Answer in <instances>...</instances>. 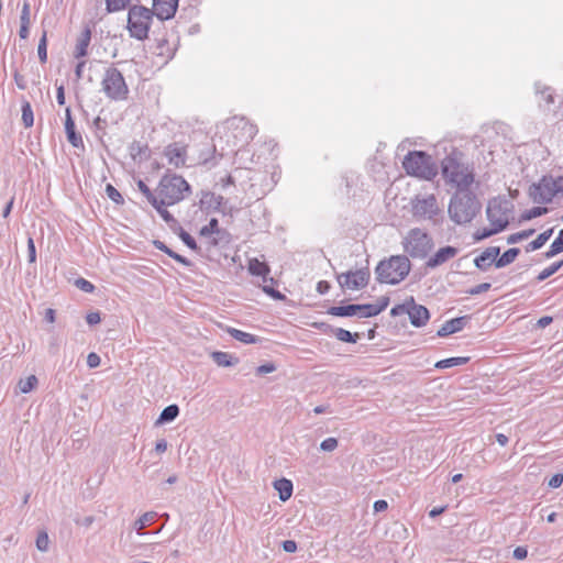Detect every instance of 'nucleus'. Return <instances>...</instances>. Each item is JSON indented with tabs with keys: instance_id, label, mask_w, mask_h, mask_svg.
<instances>
[{
	"instance_id": "obj_38",
	"label": "nucleus",
	"mask_w": 563,
	"mask_h": 563,
	"mask_svg": "<svg viewBox=\"0 0 563 563\" xmlns=\"http://www.w3.org/2000/svg\"><path fill=\"white\" fill-rule=\"evenodd\" d=\"M156 512L150 511L142 515L135 522L134 529L139 534H143L142 530L154 522Z\"/></svg>"
},
{
	"instance_id": "obj_19",
	"label": "nucleus",
	"mask_w": 563,
	"mask_h": 563,
	"mask_svg": "<svg viewBox=\"0 0 563 563\" xmlns=\"http://www.w3.org/2000/svg\"><path fill=\"white\" fill-rule=\"evenodd\" d=\"M224 202V198L222 196L216 195L211 191H202L200 197V209L210 212V211H222V205Z\"/></svg>"
},
{
	"instance_id": "obj_49",
	"label": "nucleus",
	"mask_w": 563,
	"mask_h": 563,
	"mask_svg": "<svg viewBox=\"0 0 563 563\" xmlns=\"http://www.w3.org/2000/svg\"><path fill=\"white\" fill-rule=\"evenodd\" d=\"M137 188L146 197L147 201L151 205L156 203V199L158 198V195L157 196L154 195L153 191L150 189V187L143 180L137 181Z\"/></svg>"
},
{
	"instance_id": "obj_21",
	"label": "nucleus",
	"mask_w": 563,
	"mask_h": 563,
	"mask_svg": "<svg viewBox=\"0 0 563 563\" xmlns=\"http://www.w3.org/2000/svg\"><path fill=\"white\" fill-rule=\"evenodd\" d=\"M470 319V316H462L450 319L442 324V327L438 330L437 335L440 338H445L450 334L460 332L464 329Z\"/></svg>"
},
{
	"instance_id": "obj_18",
	"label": "nucleus",
	"mask_w": 563,
	"mask_h": 563,
	"mask_svg": "<svg viewBox=\"0 0 563 563\" xmlns=\"http://www.w3.org/2000/svg\"><path fill=\"white\" fill-rule=\"evenodd\" d=\"M459 250L454 246L446 245L439 249L434 255H432L426 263L428 268H435L449 260L453 258L457 254Z\"/></svg>"
},
{
	"instance_id": "obj_60",
	"label": "nucleus",
	"mask_w": 563,
	"mask_h": 563,
	"mask_svg": "<svg viewBox=\"0 0 563 563\" xmlns=\"http://www.w3.org/2000/svg\"><path fill=\"white\" fill-rule=\"evenodd\" d=\"M27 257L30 263H34L36 261V249L32 238L27 240Z\"/></svg>"
},
{
	"instance_id": "obj_36",
	"label": "nucleus",
	"mask_w": 563,
	"mask_h": 563,
	"mask_svg": "<svg viewBox=\"0 0 563 563\" xmlns=\"http://www.w3.org/2000/svg\"><path fill=\"white\" fill-rule=\"evenodd\" d=\"M563 252V229L559 231L558 236L551 243L549 250L544 253L545 258H552Z\"/></svg>"
},
{
	"instance_id": "obj_14",
	"label": "nucleus",
	"mask_w": 563,
	"mask_h": 563,
	"mask_svg": "<svg viewBox=\"0 0 563 563\" xmlns=\"http://www.w3.org/2000/svg\"><path fill=\"white\" fill-rule=\"evenodd\" d=\"M408 317L415 328H421L430 320V311L426 306L416 303L413 297H409Z\"/></svg>"
},
{
	"instance_id": "obj_62",
	"label": "nucleus",
	"mask_w": 563,
	"mask_h": 563,
	"mask_svg": "<svg viewBox=\"0 0 563 563\" xmlns=\"http://www.w3.org/2000/svg\"><path fill=\"white\" fill-rule=\"evenodd\" d=\"M100 356L95 353V352H91L88 354L87 356V365L90 367V368H96L100 365Z\"/></svg>"
},
{
	"instance_id": "obj_42",
	"label": "nucleus",
	"mask_w": 563,
	"mask_h": 563,
	"mask_svg": "<svg viewBox=\"0 0 563 563\" xmlns=\"http://www.w3.org/2000/svg\"><path fill=\"white\" fill-rule=\"evenodd\" d=\"M178 236L183 241V243L188 246L190 250L195 252H199L200 247L198 246L196 240L181 227H178Z\"/></svg>"
},
{
	"instance_id": "obj_59",
	"label": "nucleus",
	"mask_w": 563,
	"mask_h": 563,
	"mask_svg": "<svg viewBox=\"0 0 563 563\" xmlns=\"http://www.w3.org/2000/svg\"><path fill=\"white\" fill-rule=\"evenodd\" d=\"M563 484V473L554 474L548 482L550 488H559Z\"/></svg>"
},
{
	"instance_id": "obj_63",
	"label": "nucleus",
	"mask_w": 563,
	"mask_h": 563,
	"mask_svg": "<svg viewBox=\"0 0 563 563\" xmlns=\"http://www.w3.org/2000/svg\"><path fill=\"white\" fill-rule=\"evenodd\" d=\"M86 321L89 325H96L101 321V316L99 311H91L87 313Z\"/></svg>"
},
{
	"instance_id": "obj_52",
	"label": "nucleus",
	"mask_w": 563,
	"mask_h": 563,
	"mask_svg": "<svg viewBox=\"0 0 563 563\" xmlns=\"http://www.w3.org/2000/svg\"><path fill=\"white\" fill-rule=\"evenodd\" d=\"M35 544L38 551L46 552L49 544L48 534L45 531L38 532Z\"/></svg>"
},
{
	"instance_id": "obj_1",
	"label": "nucleus",
	"mask_w": 563,
	"mask_h": 563,
	"mask_svg": "<svg viewBox=\"0 0 563 563\" xmlns=\"http://www.w3.org/2000/svg\"><path fill=\"white\" fill-rule=\"evenodd\" d=\"M441 173L445 183L456 189L471 188L475 180L473 166L465 162L464 153L456 148L442 159Z\"/></svg>"
},
{
	"instance_id": "obj_6",
	"label": "nucleus",
	"mask_w": 563,
	"mask_h": 563,
	"mask_svg": "<svg viewBox=\"0 0 563 563\" xmlns=\"http://www.w3.org/2000/svg\"><path fill=\"white\" fill-rule=\"evenodd\" d=\"M154 12L142 4H134L129 8L126 29L131 37L137 41H144L148 37V32Z\"/></svg>"
},
{
	"instance_id": "obj_41",
	"label": "nucleus",
	"mask_w": 563,
	"mask_h": 563,
	"mask_svg": "<svg viewBox=\"0 0 563 563\" xmlns=\"http://www.w3.org/2000/svg\"><path fill=\"white\" fill-rule=\"evenodd\" d=\"M563 266V260L552 263L550 266L544 268L537 276V282H543L550 276L554 275Z\"/></svg>"
},
{
	"instance_id": "obj_13",
	"label": "nucleus",
	"mask_w": 563,
	"mask_h": 563,
	"mask_svg": "<svg viewBox=\"0 0 563 563\" xmlns=\"http://www.w3.org/2000/svg\"><path fill=\"white\" fill-rule=\"evenodd\" d=\"M327 313L334 317H373L371 303H350L345 306H332L327 310Z\"/></svg>"
},
{
	"instance_id": "obj_12",
	"label": "nucleus",
	"mask_w": 563,
	"mask_h": 563,
	"mask_svg": "<svg viewBox=\"0 0 563 563\" xmlns=\"http://www.w3.org/2000/svg\"><path fill=\"white\" fill-rule=\"evenodd\" d=\"M371 273L367 267L357 269L355 272L349 271L338 275L336 279L341 288L361 289L367 286Z\"/></svg>"
},
{
	"instance_id": "obj_45",
	"label": "nucleus",
	"mask_w": 563,
	"mask_h": 563,
	"mask_svg": "<svg viewBox=\"0 0 563 563\" xmlns=\"http://www.w3.org/2000/svg\"><path fill=\"white\" fill-rule=\"evenodd\" d=\"M501 231H504L503 224L499 223L498 225H493V228H484L482 231H477L474 238L476 241H481Z\"/></svg>"
},
{
	"instance_id": "obj_34",
	"label": "nucleus",
	"mask_w": 563,
	"mask_h": 563,
	"mask_svg": "<svg viewBox=\"0 0 563 563\" xmlns=\"http://www.w3.org/2000/svg\"><path fill=\"white\" fill-rule=\"evenodd\" d=\"M536 92L540 97L539 103L545 109H550V107L554 103V95L550 87H540L536 86Z\"/></svg>"
},
{
	"instance_id": "obj_47",
	"label": "nucleus",
	"mask_w": 563,
	"mask_h": 563,
	"mask_svg": "<svg viewBox=\"0 0 563 563\" xmlns=\"http://www.w3.org/2000/svg\"><path fill=\"white\" fill-rule=\"evenodd\" d=\"M37 55L41 63H46L47 60V33L43 31V34L38 41L37 45Z\"/></svg>"
},
{
	"instance_id": "obj_55",
	"label": "nucleus",
	"mask_w": 563,
	"mask_h": 563,
	"mask_svg": "<svg viewBox=\"0 0 563 563\" xmlns=\"http://www.w3.org/2000/svg\"><path fill=\"white\" fill-rule=\"evenodd\" d=\"M408 309H409V298L406 299L404 303L394 306L390 310V316L398 317V316H401L405 313L408 314Z\"/></svg>"
},
{
	"instance_id": "obj_16",
	"label": "nucleus",
	"mask_w": 563,
	"mask_h": 563,
	"mask_svg": "<svg viewBox=\"0 0 563 563\" xmlns=\"http://www.w3.org/2000/svg\"><path fill=\"white\" fill-rule=\"evenodd\" d=\"M65 133L67 141L77 148H85L81 134L76 130L75 121L69 108L65 110Z\"/></svg>"
},
{
	"instance_id": "obj_23",
	"label": "nucleus",
	"mask_w": 563,
	"mask_h": 563,
	"mask_svg": "<svg viewBox=\"0 0 563 563\" xmlns=\"http://www.w3.org/2000/svg\"><path fill=\"white\" fill-rule=\"evenodd\" d=\"M247 269L251 275L262 277L263 283L274 282V279L269 277V266L265 262H261L258 258H251L249 261Z\"/></svg>"
},
{
	"instance_id": "obj_30",
	"label": "nucleus",
	"mask_w": 563,
	"mask_h": 563,
	"mask_svg": "<svg viewBox=\"0 0 563 563\" xmlns=\"http://www.w3.org/2000/svg\"><path fill=\"white\" fill-rule=\"evenodd\" d=\"M554 228H550L544 232L540 233L533 241L526 245V252H533L541 249L552 236Z\"/></svg>"
},
{
	"instance_id": "obj_46",
	"label": "nucleus",
	"mask_w": 563,
	"mask_h": 563,
	"mask_svg": "<svg viewBox=\"0 0 563 563\" xmlns=\"http://www.w3.org/2000/svg\"><path fill=\"white\" fill-rule=\"evenodd\" d=\"M547 212H548V208L547 207H541V206L533 207V208H531L529 210H526L521 214V220L529 221V220H532L534 218L541 217V216L545 214Z\"/></svg>"
},
{
	"instance_id": "obj_40",
	"label": "nucleus",
	"mask_w": 563,
	"mask_h": 563,
	"mask_svg": "<svg viewBox=\"0 0 563 563\" xmlns=\"http://www.w3.org/2000/svg\"><path fill=\"white\" fill-rule=\"evenodd\" d=\"M221 232L219 228V221L216 218H211L209 223L207 225H203L200 231L199 235L208 238L212 234H219Z\"/></svg>"
},
{
	"instance_id": "obj_32",
	"label": "nucleus",
	"mask_w": 563,
	"mask_h": 563,
	"mask_svg": "<svg viewBox=\"0 0 563 563\" xmlns=\"http://www.w3.org/2000/svg\"><path fill=\"white\" fill-rule=\"evenodd\" d=\"M520 250L518 247H511L504 252L500 256H497V260L495 261V266L497 268L506 267L507 265L511 264L516 257L519 255Z\"/></svg>"
},
{
	"instance_id": "obj_25",
	"label": "nucleus",
	"mask_w": 563,
	"mask_h": 563,
	"mask_svg": "<svg viewBox=\"0 0 563 563\" xmlns=\"http://www.w3.org/2000/svg\"><path fill=\"white\" fill-rule=\"evenodd\" d=\"M91 41V30L89 26H85L79 37L77 38L74 56L81 58L87 55V49Z\"/></svg>"
},
{
	"instance_id": "obj_22",
	"label": "nucleus",
	"mask_w": 563,
	"mask_h": 563,
	"mask_svg": "<svg viewBox=\"0 0 563 563\" xmlns=\"http://www.w3.org/2000/svg\"><path fill=\"white\" fill-rule=\"evenodd\" d=\"M317 328L324 332H331L341 342L356 343L360 339V334L357 332L352 333L343 328H334L324 322L317 324Z\"/></svg>"
},
{
	"instance_id": "obj_29",
	"label": "nucleus",
	"mask_w": 563,
	"mask_h": 563,
	"mask_svg": "<svg viewBox=\"0 0 563 563\" xmlns=\"http://www.w3.org/2000/svg\"><path fill=\"white\" fill-rule=\"evenodd\" d=\"M274 488L278 492L282 501L288 500L292 495V482L287 478H279L274 482Z\"/></svg>"
},
{
	"instance_id": "obj_28",
	"label": "nucleus",
	"mask_w": 563,
	"mask_h": 563,
	"mask_svg": "<svg viewBox=\"0 0 563 563\" xmlns=\"http://www.w3.org/2000/svg\"><path fill=\"white\" fill-rule=\"evenodd\" d=\"M212 361L220 367H231L239 363V358L228 352L214 351L211 353Z\"/></svg>"
},
{
	"instance_id": "obj_53",
	"label": "nucleus",
	"mask_w": 563,
	"mask_h": 563,
	"mask_svg": "<svg viewBox=\"0 0 563 563\" xmlns=\"http://www.w3.org/2000/svg\"><path fill=\"white\" fill-rule=\"evenodd\" d=\"M93 128L95 133L99 139H102V136L106 134V128L108 125L107 120L102 119L100 117L95 118L93 120Z\"/></svg>"
},
{
	"instance_id": "obj_48",
	"label": "nucleus",
	"mask_w": 563,
	"mask_h": 563,
	"mask_svg": "<svg viewBox=\"0 0 563 563\" xmlns=\"http://www.w3.org/2000/svg\"><path fill=\"white\" fill-rule=\"evenodd\" d=\"M389 305V298L387 296H382L377 299L376 303H371L373 317L379 314L384 311Z\"/></svg>"
},
{
	"instance_id": "obj_17",
	"label": "nucleus",
	"mask_w": 563,
	"mask_h": 563,
	"mask_svg": "<svg viewBox=\"0 0 563 563\" xmlns=\"http://www.w3.org/2000/svg\"><path fill=\"white\" fill-rule=\"evenodd\" d=\"M186 146L180 143H172L166 146L164 154L168 159V163L174 167L178 168L186 163Z\"/></svg>"
},
{
	"instance_id": "obj_56",
	"label": "nucleus",
	"mask_w": 563,
	"mask_h": 563,
	"mask_svg": "<svg viewBox=\"0 0 563 563\" xmlns=\"http://www.w3.org/2000/svg\"><path fill=\"white\" fill-rule=\"evenodd\" d=\"M492 285L489 283L478 284L467 290V294L471 296H477L479 294L486 292L490 289Z\"/></svg>"
},
{
	"instance_id": "obj_64",
	"label": "nucleus",
	"mask_w": 563,
	"mask_h": 563,
	"mask_svg": "<svg viewBox=\"0 0 563 563\" xmlns=\"http://www.w3.org/2000/svg\"><path fill=\"white\" fill-rule=\"evenodd\" d=\"M282 548L287 553H294L297 551V543L294 540H285L282 542Z\"/></svg>"
},
{
	"instance_id": "obj_10",
	"label": "nucleus",
	"mask_w": 563,
	"mask_h": 563,
	"mask_svg": "<svg viewBox=\"0 0 563 563\" xmlns=\"http://www.w3.org/2000/svg\"><path fill=\"white\" fill-rule=\"evenodd\" d=\"M511 202L503 197H495L488 201L486 216L492 225L503 224L505 230L509 223L508 213L511 210Z\"/></svg>"
},
{
	"instance_id": "obj_8",
	"label": "nucleus",
	"mask_w": 563,
	"mask_h": 563,
	"mask_svg": "<svg viewBox=\"0 0 563 563\" xmlns=\"http://www.w3.org/2000/svg\"><path fill=\"white\" fill-rule=\"evenodd\" d=\"M402 246L411 257L424 258L433 247V241L427 232L415 228L407 233Z\"/></svg>"
},
{
	"instance_id": "obj_4",
	"label": "nucleus",
	"mask_w": 563,
	"mask_h": 563,
	"mask_svg": "<svg viewBox=\"0 0 563 563\" xmlns=\"http://www.w3.org/2000/svg\"><path fill=\"white\" fill-rule=\"evenodd\" d=\"M402 167L410 176L432 180L438 175V166L431 155L423 151H411L402 161Z\"/></svg>"
},
{
	"instance_id": "obj_2",
	"label": "nucleus",
	"mask_w": 563,
	"mask_h": 563,
	"mask_svg": "<svg viewBox=\"0 0 563 563\" xmlns=\"http://www.w3.org/2000/svg\"><path fill=\"white\" fill-rule=\"evenodd\" d=\"M482 203L470 189H457L451 197L448 212L450 219L456 224L470 223L481 211Z\"/></svg>"
},
{
	"instance_id": "obj_3",
	"label": "nucleus",
	"mask_w": 563,
	"mask_h": 563,
	"mask_svg": "<svg viewBox=\"0 0 563 563\" xmlns=\"http://www.w3.org/2000/svg\"><path fill=\"white\" fill-rule=\"evenodd\" d=\"M411 264L406 255H393L380 261L376 268V279L380 284L397 285L409 274Z\"/></svg>"
},
{
	"instance_id": "obj_39",
	"label": "nucleus",
	"mask_w": 563,
	"mask_h": 563,
	"mask_svg": "<svg viewBox=\"0 0 563 563\" xmlns=\"http://www.w3.org/2000/svg\"><path fill=\"white\" fill-rule=\"evenodd\" d=\"M132 0H106V10L109 13L118 12L130 8Z\"/></svg>"
},
{
	"instance_id": "obj_26",
	"label": "nucleus",
	"mask_w": 563,
	"mask_h": 563,
	"mask_svg": "<svg viewBox=\"0 0 563 563\" xmlns=\"http://www.w3.org/2000/svg\"><path fill=\"white\" fill-rule=\"evenodd\" d=\"M153 245L155 246V249L164 252L165 254H167L169 257H172L173 260H175L179 264H181V265H184L186 267H192L194 266V263L190 260H188L187 257H185V256L174 252L164 242H162L159 240H154L153 241Z\"/></svg>"
},
{
	"instance_id": "obj_44",
	"label": "nucleus",
	"mask_w": 563,
	"mask_h": 563,
	"mask_svg": "<svg viewBox=\"0 0 563 563\" xmlns=\"http://www.w3.org/2000/svg\"><path fill=\"white\" fill-rule=\"evenodd\" d=\"M22 121L25 128H31L34 123V114L29 101L22 103Z\"/></svg>"
},
{
	"instance_id": "obj_24",
	"label": "nucleus",
	"mask_w": 563,
	"mask_h": 563,
	"mask_svg": "<svg viewBox=\"0 0 563 563\" xmlns=\"http://www.w3.org/2000/svg\"><path fill=\"white\" fill-rule=\"evenodd\" d=\"M232 124H235L236 129H241V131H242L241 141L243 143H249L251 140L254 139V136L257 133L256 125L250 123L244 118H239V119L234 118L232 121Z\"/></svg>"
},
{
	"instance_id": "obj_51",
	"label": "nucleus",
	"mask_w": 563,
	"mask_h": 563,
	"mask_svg": "<svg viewBox=\"0 0 563 563\" xmlns=\"http://www.w3.org/2000/svg\"><path fill=\"white\" fill-rule=\"evenodd\" d=\"M534 233V230L533 229H528V230H523V231H520V232H517V233H514V234H510L507 239V242L509 244H515V243H518L525 239H528L530 235H532Z\"/></svg>"
},
{
	"instance_id": "obj_54",
	"label": "nucleus",
	"mask_w": 563,
	"mask_h": 563,
	"mask_svg": "<svg viewBox=\"0 0 563 563\" xmlns=\"http://www.w3.org/2000/svg\"><path fill=\"white\" fill-rule=\"evenodd\" d=\"M339 441L336 438H327L320 443V450L323 452H333L336 450Z\"/></svg>"
},
{
	"instance_id": "obj_7",
	"label": "nucleus",
	"mask_w": 563,
	"mask_h": 563,
	"mask_svg": "<svg viewBox=\"0 0 563 563\" xmlns=\"http://www.w3.org/2000/svg\"><path fill=\"white\" fill-rule=\"evenodd\" d=\"M101 87L104 95L113 101H123L129 97V87L122 73L115 67L106 69L101 80Z\"/></svg>"
},
{
	"instance_id": "obj_57",
	"label": "nucleus",
	"mask_w": 563,
	"mask_h": 563,
	"mask_svg": "<svg viewBox=\"0 0 563 563\" xmlns=\"http://www.w3.org/2000/svg\"><path fill=\"white\" fill-rule=\"evenodd\" d=\"M75 285L82 291L85 292H92L95 290V286L92 283H90L89 280L85 279V278H78L76 279L75 282Z\"/></svg>"
},
{
	"instance_id": "obj_5",
	"label": "nucleus",
	"mask_w": 563,
	"mask_h": 563,
	"mask_svg": "<svg viewBox=\"0 0 563 563\" xmlns=\"http://www.w3.org/2000/svg\"><path fill=\"white\" fill-rule=\"evenodd\" d=\"M156 191L159 199L175 205L190 195L191 187L183 176L167 173L161 178Z\"/></svg>"
},
{
	"instance_id": "obj_35",
	"label": "nucleus",
	"mask_w": 563,
	"mask_h": 563,
	"mask_svg": "<svg viewBox=\"0 0 563 563\" xmlns=\"http://www.w3.org/2000/svg\"><path fill=\"white\" fill-rule=\"evenodd\" d=\"M468 361H470V357H464V356L449 357V358L438 361L434 366L439 369H444V368L464 365Z\"/></svg>"
},
{
	"instance_id": "obj_9",
	"label": "nucleus",
	"mask_w": 563,
	"mask_h": 563,
	"mask_svg": "<svg viewBox=\"0 0 563 563\" xmlns=\"http://www.w3.org/2000/svg\"><path fill=\"white\" fill-rule=\"evenodd\" d=\"M563 177L554 179L552 176H543L538 183L529 187V197L536 203H550L553 198L563 191L560 181Z\"/></svg>"
},
{
	"instance_id": "obj_61",
	"label": "nucleus",
	"mask_w": 563,
	"mask_h": 563,
	"mask_svg": "<svg viewBox=\"0 0 563 563\" xmlns=\"http://www.w3.org/2000/svg\"><path fill=\"white\" fill-rule=\"evenodd\" d=\"M275 369H276V366H275L274 363H265V364L260 365L256 368V374L257 375H265V374L273 373Z\"/></svg>"
},
{
	"instance_id": "obj_37",
	"label": "nucleus",
	"mask_w": 563,
	"mask_h": 563,
	"mask_svg": "<svg viewBox=\"0 0 563 563\" xmlns=\"http://www.w3.org/2000/svg\"><path fill=\"white\" fill-rule=\"evenodd\" d=\"M148 147L146 144H142L139 141H133L129 146V152L131 157L136 161L140 158V161L146 158L147 156L145 153L147 152Z\"/></svg>"
},
{
	"instance_id": "obj_27",
	"label": "nucleus",
	"mask_w": 563,
	"mask_h": 563,
	"mask_svg": "<svg viewBox=\"0 0 563 563\" xmlns=\"http://www.w3.org/2000/svg\"><path fill=\"white\" fill-rule=\"evenodd\" d=\"M179 407L176 404L168 405L159 413L155 426H163L173 422L179 416Z\"/></svg>"
},
{
	"instance_id": "obj_43",
	"label": "nucleus",
	"mask_w": 563,
	"mask_h": 563,
	"mask_svg": "<svg viewBox=\"0 0 563 563\" xmlns=\"http://www.w3.org/2000/svg\"><path fill=\"white\" fill-rule=\"evenodd\" d=\"M37 383V377L35 375H30L24 379H20L18 386L21 393L27 394L36 387Z\"/></svg>"
},
{
	"instance_id": "obj_15",
	"label": "nucleus",
	"mask_w": 563,
	"mask_h": 563,
	"mask_svg": "<svg viewBox=\"0 0 563 563\" xmlns=\"http://www.w3.org/2000/svg\"><path fill=\"white\" fill-rule=\"evenodd\" d=\"M179 0H153V8L151 9L155 16L161 20H169L174 18Z\"/></svg>"
},
{
	"instance_id": "obj_20",
	"label": "nucleus",
	"mask_w": 563,
	"mask_h": 563,
	"mask_svg": "<svg viewBox=\"0 0 563 563\" xmlns=\"http://www.w3.org/2000/svg\"><path fill=\"white\" fill-rule=\"evenodd\" d=\"M500 253L499 246H489L484 252H482L474 260V265L479 271L486 272L492 264H495V261L497 260V256Z\"/></svg>"
},
{
	"instance_id": "obj_11",
	"label": "nucleus",
	"mask_w": 563,
	"mask_h": 563,
	"mask_svg": "<svg viewBox=\"0 0 563 563\" xmlns=\"http://www.w3.org/2000/svg\"><path fill=\"white\" fill-rule=\"evenodd\" d=\"M411 211L418 220H432L439 214L440 208L434 195L416 196L411 200Z\"/></svg>"
},
{
	"instance_id": "obj_58",
	"label": "nucleus",
	"mask_w": 563,
	"mask_h": 563,
	"mask_svg": "<svg viewBox=\"0 0 563 563\" xmlns=\"http://www.w3.org/2000/svg\"><path fill=\"white\" fill-rule=\"evenodd\" d=\"M21 24H30V3L27 0H24L21 15H20Z\"/></svg>"
},
{
	"instance_id": "obj_31",
	"label": "nucleus",
	"mask_w": 563,
	"mask_h": 563,
	"mask_svg": "<svg viewBox=\"0 0 563 563\" xmlns=\"http://www.w3.org/2000/svg\"><path fill=\"white\" fill-rule=\"evenodd\" d=\"M156 211L159 213V216L163 218V220L169 224L172 229H174V225L177 224L176 219L173 217V214L165 208L166 206H169L165 200L157 198L156 203L152 205Z\"/></svg>"
},
{
	"instance_id": "obj_33",
	"label": "nucleus",
	"mask_w": 563,
	"mask_h": 563,
	"mask_svg": "<svg viewBox=\"0 0 563 563\" xmlns=\"http://www.w3.org/2000/svg\"><path fill=\"white\" fill-rule=\"evenodd\" d=\"M228 333L235 340L242 342V343H245V344H254V343H257L260 341V338L254 335V334H251V333H247V332H244L242 330H239V329H235V328H229L228 329Z\"/></svg>"
},
{
	"instance_id": "obj_50",
	"label": "nucleus",
	"mask_w": 563,
	"mask_h": 563,
	"mask_svg": "<svg viewBox=\"0 0 563 563\" xmlns=\"http://www.w3.org/2000/svg\"><path fill=\"white\" fill-rule=\"evenodd\" d=\"M106 194H107L108 198L111 199L117 205H122L124 202L122 195L111 184H107Z\"/></svg>"
}]
</instances>
